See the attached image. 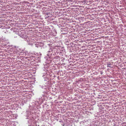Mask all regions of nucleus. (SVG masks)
Here are the masks:
<instances>
[{"label": "nucleus", "mask_w": 126, "mask_h": 126, "mask_svg": "<svg viewBox=\"0 0 126 126\" xmlns=\"http://www.w3.org/2000/svg\"><path fill=\"white\" fill-rule=\"evenodd\" d=\"M108 67H109L110 68H112V66L110 64H108L107 65Z\"/></svg>", "instance_id": "f257e3e1"}, {"label": "nucleus", "mask_w": 126, "mask_h": 126, "mask_svg": "<svg viewBox=\"0 0 126 126\" xmlns=\"http://www.w3.org/2000/svg\"><path fill=\"white\" fill-rule=\"evenodd\" d=\"M105 4V3H104V2L103 4Z\"/></svg>", "instance_id": "f03ea898"}]
</instances>
